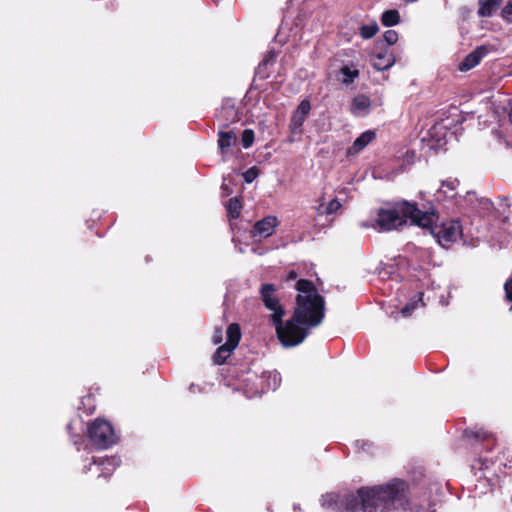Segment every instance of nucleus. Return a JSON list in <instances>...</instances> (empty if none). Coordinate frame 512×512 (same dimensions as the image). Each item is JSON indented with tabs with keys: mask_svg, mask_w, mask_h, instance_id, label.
Returning <instances> with one entry per match:
<instances>
[{
	"mask_svg": "<svg viewBox=\"0 0 512 512\" xmlns=\"http://www.w3.org/2000/svg\"><path fill=\"white\" fill-rule=\"evenodd\" d=\"M298 291L293 316L283 322L285 309L280 304L273 284H263L260 289L261 300L271 311L270 320L275 326L277 337L286 348L301 344L311 328L317 327L325 315V301L312 282L300 279L295 285Z\"/></svg>",
	"mask_w": 512,
	"mask_h": 512,
	"instance_id": "f257e3e1",
	"label": "nucleus"
},
{
	"mask_svg": "<svg viewBox=\"0 0 512 512\" xmlns=\"http://www.w3.org/2000/svg\"><path fill=\"white\" fill-rule=\"evenodd\" d=\"M439 491L438 483L427 480L409 483L401 478H391L377 485L359 488L356 494L344 498L343 504L349 512H403L412 510V498L430 503L432 494Z\"/></svg>",
	"mask_w": 512,
	"mask_h": 512,
	"instance_id": "f03ea898",
	"label": "nucleus"
},
{
	"mask_svg": "<svg viewBox=\"0 0 512 512\" xmlns=\"http://www.w3.org/2000/svg\"><path fill=\"white\" fill-rule=\"evenodd\" d=\"M436 219L433 208L422 211L415 203L400 201L380 208L375 221L379 231L388 232L401 229L409 220L411 224L429 227Z\"/></svg>",
	"mask_w": 512,
	"mask_h": 512,
	"instance_id": "7ed1b4c3",
	"label": "nucleus"
},
{
	"mask_svg": "<svg viewBox=\"0 0 512 512\" xmlns=\"http://www.w3.org/2000/svg\"><path fill=\"white\" fill-rule=\"evenodd\" d=\"M87 435L91 445L99 450L108 449L117 439L110 422L102 418H97L89 424Z\"/></svg>",
	"mask_w": 512,
	"mask_h": 512,
	"instance_id": "20e7f679",
	"label": "nucleus"
},
{
	"mask_svg": "<svg viewBox=\"0 0 512 512\" xmlns=\"http://www.w3.org/2000/svg\"><path fill=\"white\" fill-rule=\"evenodd\" d=\"M428 228H430L431 234L437 242L443 247L456 242L462 236V226L458 220L454 219L444 221L440 225H434L433 223Z\"/></svg>",
	"mask_w": 512,
	"mask_h": 512,
	"instance_id": "39448f33",
	"label": "nucleus"
},
{
	"mask_svg": "<svg viewBox=\"0 0 512 512\" xmlns=\"http://www.w3.org/2000/svg\"><path fill=\"white\" fill-rule=\"evenodd\" d=\"M226 334V342L217 349L213 356L214 362L219 365L223 364L225 360L230 356L232 351L237 347L241 338L239 325L236 323L230 324L227 328Z\"/></svg>",
	"mask_w": 512,
	"mask_h": 512,
	"instance_id": "423d86ee",
	"label": "nucleus"
},
{
	"mask_svg": "<svg viewBox=\"0 0 512 512\" xmlns=\"http://www.w3.org/2000/svg\"><path fill=\"white\" fill-rule=\"evenodd\" d=\"M459 181L447 179L441 182V186L434 193L435 200L446 206H457L459 204L458 193Z\"/></svg>",
	"mask_w": 512,
	"mask_h": 512,
	"instance_id": "0eeeda50",
	"label": "nucleus"
},
{
	"mask_svg": "<svg viewBox=\"0 0 512 512\" xmlns=\"http://www.w3.org/2000/svg\"><path fill=\"white\" fill-rule=\"evenodd\" d=\"M255 380H261V386L248 388V398L260 396L269 390H276L280 386L281 376L277 371H266L260 376H255Z\"/></svg>",
	"mask_w": 512,
	"mask_h": 512,
	"instance_id": "6e6552de",
	"label": "nucleus"
},
{
	"mask_svg": "<svg viewBox=\"0 0 512 512\" xmlns=\"http://www.w3.org/2000/svg\"><path fill=\"white\" fill-rule=\"evenodd\" d=\"M494 50V47L490 45H480L476 47L459 63L458 69L462 72L473 69L484 57L488 56Z\"/></svg>",
	"mask_w": 512,
	"mask_h": 512,
	"instance_id": "1a4fd4ad",
	"label": "nucleus"
},
{
	"mask_svg": "<svg viewBox=\"0 0 512 512\" xmlns=\"http://www.w3.org/2000/svg\"><path fill=\"white\" fill-rule=\"evenodd\" d=\"M279 224L280 221L276 216L268 215L254 224L251 236L253 238L266 239L273 235Z\"/></svg>",
	"mask_w": 512,
	"mask_h": 512,
	"instance_id": "9d476101",
	"label": "nucleus"
},
{
	"mask_svg": "<svg viewBox=\"0 0 512 512\" xmlns=\"http://www.w3.org/2000/svg\"><path fill=\"white\" fill-rule=\"evenodd\" d=\"M120 462L121 460L117 456L98 458L93 457L90 466H94L96 468V471L99 472V477H107L116 469V467L120 465Z\"/></svg>",
	"mask_w": 512,
	"mask_h": 512,
	"instance_id": "9b49d317",
	"label": "nucleus"
},
{
	"mask_svg": "<svg viewBox=\"0 0 512 512\" xmlns=\"http://www.w3.org/2000/svg\"><path fill=\"white\" fill-rule=\"evenodd\" d=\"M311 110V104L309 100L304 99L302 100L296 111L294 112L291 122H290V129L294 133H300L302 130V126L304 124L306 116L309 114Z\"/></svg>",
	"mask_w": 512,
	"mask_h": 512,
	"instance_id": "f8f14e48",
	"label": "nucleus"
},
{
	"mask_svg": "<svg viewBox=\"0 0 512 512\" xmlns=\"http://www.w3.org/2000/svg\"><path fill=\"white\" fill-rule=\"evenodd\" d=\"M371 100L368 96L360 94L353 98L350 111L356 117H364L370 113Z\"/></svg>",
	"mask_w": 512,
	"mask_h": 512,
	"instance_id": "ddd939ff",
	"label": "nucleus"
},
{
	"mask_svg": "<svg viewBox=\"0 0 512 512\" xmlns=\"http://www.w3.org/2000/svg\"><path fill=\"white\" fill-rule=\"evenodd\" d=\"M376 137V133L373 130H367L363 132L359 137L355 139L352 146L348 148V155H355L362 151L368 144H370Z\"/></svg>",
	"mask_w": 512,
	"mask_h": 512,
	"instance_id": "4468645a",
	"label": "nucleus"
},
{
	"mask_svg": "<svg viewBox=\"0 0 512 512\" xmlns=\"http://www.w3.org/2000/svg\"><path fill=\"white\" fill-rule=\"evenodd\" d=\"M372 66L378 70L383 71L389 69L395 62V58L388 50L381 51L372 57Z\"/></svg>",
	"mask_w": 512,
	"mask_h": 512,
	"instance_id": "2eb2a0df",
	"label": "nucleus"
},
{
	"mask_svg": "<svg viewBox=\"0 0 512 512\" xmlns=\"http://www.w3.org/2000/svg\"><path fill=\"white\" fill-rule=\"evenodd\" d=\"M218 136V147L225 160L228 149L236 144L237 135L233 131H219Z\"/></svg>",
	"mask_w": 512,
	"mask_h": 512,
	"instance_id": "dca6fc26",
	"label": "nucleus"
},
{
	"mask_svg": "<svg viewBox=\"0 0 512 512\" xmlns=\"http://www.w3.org/2000/svg\"><path fill=\"white\" fill-rule=\"evenodd\" d=\"M359 77V70L354 65H344L340 68L337 79L345 86L351 85Z\"/></svg>",
	"mask_w": 512,
	"mask_h": 512,
	"instance_id": "f3484780",
	"label": "nucleus"
},
{
	"mask_svg": "<svg viewBox=\"0 0 512 512\" xmlns=\"http://www.w3.org/2000/svg\"><path fill=\"white\" fill-rule=\"evenodd\" d=\"M352 493L345 494L343 496L330 493L326 494L322 497V504L328 508L336 509L340 512H349L345 509V505L343 504L344 498L351 495Z\"/></svg>",
	"mask_w": 512,
	"mask_h": 512,
	"instance_id": "a211bd4d",
	"label": "nucleus"
},
{
	"mask_svg": "<svg viewBox=\"0 0 512 512\" xmlns=\"http://www.w3.org/2000/svg\"><path fill=\"white\" fill-rule=\"evenodd\" d=\"M502 2L503 0H478V16L491 17Z\"/></svg>",
	"mask_w": 512,
	"mask_h": 512,
	"instance_id": "6ab92c4d",
	"label": "nucleus"
},
{
	"mask_svg": "<svg viewBox=\"0 0 512 512\" xmlns=\"http://www.w3.org/2000/svg\"><path fill=\"white\" fill-rule=\"evenodd\" d=\"M422 295L421 292L418 293L401 309L400 313L403 317L411 316L415 309L424 305Z\"/></svg>",
	"mask_w": 512,
	"mask_h": 512,
	"instance_id": "aec40b11",
	"label": "nucleus"
},
{
	"mask_svg": "<svg viewBox=\"0 0 512 512\" xmlns=\"http://www.w3.org/2000/svg\"><path fill=\"white\" fill-rule=\"evenodd\" d=\"M381 22L386 27H392L400 23V14L395 9L386 10L382 13Z\"/></svg>",
	"mask_w": 512,
	"mask_h": 512,
	"instance_id": "412c9836",
	"label": "nucleus"
},
{
	"mask_svg": "<svg viewBox=\"0 0 512 512\" xmlns=\"http://www.w3.org/2000/svg\"><path fill=\"white\" fill-rule=\"evenodd\" d=\"M479 199L474 192H467L465 196H459V204L457 207L459 208H470L472 210H476L477 208V200Z\"/></svg>",
	"mask_w": 512,
	"mask_h": 512,
	"instance_id": "4be33fe9",
	"label": "nucleus"
},
{
	"mask_svg": "<svg viewBox=\"0 0 512 512\" xmlns=\"http://www.w3.org/2000/svg\"><path fill=\"white\" fill-rule=\"evenodd\" d=\"M447 130L446 126L443 123H436L431 127L429 130V134L432 138H436V141L441 144L443 141L446 142V136H447Z\"/></svg>",
	"mask_w": 512,
	"mask_h": 512,
	"instance_id": "5701e85b",
	"label": "nucleus"
},
{
	"mask_svg": "<svg viewBox=\"0 0 512 512\" xmlns=\"http://www.w3.org/2000/svg\"><path fill=\"white\" fill-rule=\"evenodd\" d=\"M379 30L378 24L372 22L370 24L362 25L359 29V34L363 39H371Z\"/></svg>",
	"mask_w": 512,
	"mask_h": 512,
	"instance_id": "b1692460",
	"label": "nucleus"
},
{
	"mask_svg": "<svg viewBox=\"0 0 512 512\" xmlns=\"http://www.w3.org/2000/svg\"><path fill=\"white\" fill-rule=\"evenodd\" d=\"M227 212L232 218H237L240 215L242 205L237 197L231 198L227 204Z\"/></svg>",
	"mask_w": 512,
	"mask_h": 512,
	"instance_id": "393cba45",
	"label": "nucleus"
},
{
	"mask_svg": "<svg viewBox=\"0 0 512 512\" xmlns=\"http://www.w3.org/2000/svg\"><path fill=\"white\" fill-rule=\"evenodd\" d=\"M477 200L476 211L481 214L489 213L493 208V203L488 198H480Z\"/></svg>",
	"mask_w": 512,
	"mask_h": 512,
	"instance_id": "a878e982",
	"label": "nucleus"
},
{
	"mask_svg": "<svg viewBox=\"0 0 512 512\" xmlns=\"http://www.w3.org/2000/svg\"><path fill=\"white\" fill-rule=\"evenodd\" d=\"M255 376H257L255 373L248 374L246 378L242 380L244 384V394L247 396V389L255 386H261V380H255Z\"/></svg>",
	"mask_w": 512,
	"mask_h": 512,
	"instance_id": "bb28decb",
	"label": "nucleus"
},
{
	"mask_svg": "<svg viewBox=\"0 0 512 512\" xmlns=\"http://www.w3.org/2000/svg\"><path fill=\"white\" fill-rule=\"evenodd\" d=\"M255 376H257L255 373L248 374L246 378L242 380L244 384V394L247 396V389L255 386H261V380H255Z\"/></svg>",
	"mask_w": 512,
	"mask_h": 512,
	"instance_id": "cd10ccee",
	"label": "nucleus"
},
{
	"mask_svg": "<svg viewBox=\"0 0 512 512\" xmlns=\"http://www.w3.org/2000/svg\"><path fill=\"white\" fill-rule=\"evenodd\" d=\"M242 145L245 149L252 146L254 142V131L252 129H245L242 133Z\"/></svg>",
	"mask_w": 512,
	"mask_h": 512,
	"instance_id": "c85d7f7f",
	"label": "nucleus"
},
{
	"mask_svg": "<svg viewBox=\"0 0 512 512\" xmlns=\"http://www.w3.org/2000/svg\"><path fill=\"white\" fill-rule=\"evenodd\" d=\"M383 39L387 45H394L398 40V33L395 30H387L383 34Z\"/></svg>",
	"mask_w": 512,
	"mask_h": 512,
	"instance_id": "c756f323",
	"label": "nucleus"
},
{
	"mask_svg": "<svg viewBox=\"0 0 512 512\" xmlns=\"http://www.w3.org/2000/svg\"><path fill=\"white\" fill-rule=\"evenodd\" d=\"M259 175L256 167H251L243 173V178L247 183H252Z\"/></svg>",
	"mask_w": 512,
	"mask_h": 512,
	"instance_id": "7c9ffc66",
	"label": "nucleus"
},
{
	"mask_svg": "<svg viewBox=\"0 0 512 512\" xmlns=\"http://www.w3.org/2000/svg\"><path fill=\"white\" fill-rule=\"evenodd\" d=\"M342 207V204L340 203V201L338 199H332L326 209H325V213L330 215V214H333V213H336L340 208Z\"/></svg>",
	"mask_w": 512,
	"mask_h": 512,
	"instance_id": "2f4dec72",
	"label": "nucleus"
},
{
	"mask_svg": "<svg viewBox=\"0 0 512 512\" xmlns=\"http://www.w3.org/2000/svg\"><path fill=\"white\" fill-rule=\"evenodd\" d=\"M502 18L509 23H512V0H509L501 12Z\"/></svg>",
	"mask_w": 512,
	"mask_h": 512,
	"instance_id": "473e14b6",
	"label": "nucleus"
},
{
	"mask_svg": "<svg viewBox=\"0 0 512 512\" xmlns=\"http://www.w3.org/2000/svg\"><path fill=\"white\" fill-rule=\"evenodd\" d=\"M504 289H505V294H506L507 300L512 302V277L508 281H506V283L504 285ZM511 309H512V306H511Z\"/></svg>",
	"mask_w": 512,
	"mask_h": 512,
	"instance_id": "72a5a7b5",
	"label": "nucleus"
},
{
	"mask_svg": "<svg viewBox=\"0 0 512 512\" xmlns=\"http://www.w3.org/2000/svg\"><path fill=\"white\" fill-rule=\"evenodd\" d=\"M271 59H272V56H271V57H269V58H265V59H264V60L259 64V67H258V68H259V69H262L263 67H266V66L269 64V62L271 61Z\"/></svg>",
	"mask_w": 512,
	"mask_h": 512,
	"instance_id": "f704fd0d",
	"label": "nucleus"
},
{
	"mask_svg": "<svg viewBox=\"0 0 512 512\" xmlns=\"http://www.w3.org/2000/svg\"><path fill=\"white\" fill-rule=\"evenodd\" d=\"M221 330H219L215 335H214V343L215 344H218L220 341H221Z\"/></svg>",
	"mask_w": 512,
	"mask_h": 512,
	"instance_id": "c9c22d12",
	"label": "nucleus"
},
{
	"mask_svg": "<svg viewBox=\"0 0 512 512\" xmlns=\"http://www.w3.org/2000/svg\"><path fill=\"white\" fill-rule=\"evenodd\" d=\"M221 188H222V190H223L227 195L231 193V191H230V189H229V187H228V184H227L225 181L222 183Z\"/></svg>",
	"mask_w": 512,
	"mask_h": 512,
	"instance_id": "e433bc0d",
	"label": "nucleus"
},
{
	"mask_svg": "<svg viewBox=\"0 0 512 512\" xmlns=\"http://www.w3.org/2000/svg\"><path fill=\"white\" fill-rule=\"evenodd\" d=\"M296 277H297V274H296L295 271H290L289 272V279L290 280H294V279H296Z\"/></svg>",
	"mask_w": 512,
	"mask_h": 512,
	"instance_id": "4c0bfd02",
	"label": "nucleus"
},
{
	"mask_svg": "<svg viewBox=\"0 0 512 512\" xmlns=\"http://www.w3.org/2000/svg\"><path fill=\"white\" fill-rule=\"evenodd\" d=\"M475 436L477 438H483V439L486 438V435L484 433H480V432L476 433Z\"/></svg>",
	"mask_w": 512,
	"mask_h": 512,
	"instance_id": "58836bf2",
	"label": "nucleus"
},
{
	"mask_svg": "<svg viewBox=\"0 0 512 512\" xmlns=\"http://www.w3.org/2000/svg\"><path fill=\"white\" fill-rule=\"evenodd\" d=\"M508 117H509L510 122L512 123V103H511V109H510V112L508 114Z\"/></svg>",
	"mask_w": 512,
	"mask_h": 512,
	"instance_id": "ea45409f",
	"label": "nucleus"
},
{
	"mask_svg": "<svg viewBox=\"0 0 512 512\" xmlns=\"http://www.w3.org/2000/svg\"><path fill=\"white\" fill-rule=\"evenodd\" d=\"M404 1L407 3H414V2H417L418 0H404Z\"/></svg>",
	"mask_w": 512,
	"mask_h": 512,
	"instance_id": "a19ab883",
	"label": "nucleus"
},
{
	"mask_svg": "<svg viewBox=\"0 0 512 512\" xmlns=\"http://www.w3.org/2000/svg\"><path fill=\"white\" fill-rule=\"evenodd\" d=\"M429 512H435V509H431Z\"/></svg>",
	"mask_w": 512,
	"mask_h": 512,
	"instance_id": "79ce46f5",
	"label": "nucleus"
}]
</instances>
